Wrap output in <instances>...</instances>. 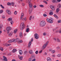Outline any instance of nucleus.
Listing matches in <instances>:
<instances>
[{"label": "nucleus", "instance_id": "obj_16", "mask_svg": "<svg viewBox=\"0 0 61 61\" xmlns=\"http://www.w3.org/2000/svg\"><path fill=\"white\" fill-rule=\"evenodd\" d=\"M31 41H29V43L28 44V46L29 47H30L31 46Z\"/></svg>", "mask_w": 61, "mask_h": 61}, {"label": "nucleus", "instance_id": "obj_12", "mask_svg": "<svg viewBox=\"0 0 61 61\" xmlns=\"http://www.w3.org/2000/svg\"><path fill=\"white\" fill-rule=\"evenodd\" d=\"M12 34H13V32H10L9 34V36H11Z\"/></svg>", "mask_w": 61, "mask_h": 61}, {"label": "nucleus", "instance_id": "obj_3", "mask_svg": "<svg viewBox=\"0 0 61 61\" xmlns=\"http://www.w3.org/2000/svg\"><path fill=\"white\" fill-rule=\"evenodd\" d=\"M11 29H12V28L10 27H8L6 28V30L7 31V34H8L9 33V31Z\"/></svg>", "mask_w": 61, "mask_h": 61}, {"label": "nucleus", "instance_id": "obj_17", "mask_svg": "<svg viewBox=\"0 0 61 61\" xmlns=\"http://www.w3.org/2000/svg\"><path fill=\"white\" fill-rule=\"evenodd\" d=\"M17 50L16 49H13V50L12 51V52L13 53H15L16 52Z\"/></svg>", "mask_w": 61, "mask_h": 61}, {"label": "nucleus", "instance_id": "obj_36", "mask_svg": "<svg viewBox=\"0 0 61 61\" xmlns=\"http://www.w3.org/2000/svg\"><path fill=\"white\" fill-rule=\"evenodd\" d=\"M16 39V42H19V41L20 40L19 39Z\"/></svg>", "mask_w": 61, "mask_h": 61}, {"label": "nucleus", "instance_id": "obj_39", "mask_svg": "<svg viewBox=\"0 0 61 61\" xmlns=\"http://www.w3.org/2000/svg\"><path fill=\"white\" fill-rule=\"evenodd\" d=\"M10 23L11 25H12V24H13L14 23V22L13 21H12V20H11L10 21Z\"/></svg>", "mask_w": 61, "mask_h": 61}, {"label": "nucleus", "instance_id": "obj_29", "mask_svg": "<svg viewBox=\"0 0 61 61\" xmlns=\"http://www.w3.org/2000/svg\"><path fill=\"white\" fill-rule=\"evenodd\" d=\"M43 35L44 36H46V33L44 32L43 33Z\"/></svg>", "mask_w": 61, "mask_h": 61}, {"label": "nucleus", "instance_id": "obj_22", "mask_svg": "<svg viewBox=\"0 0 61 61\" xmlns=\"http://www.w3.org/2000/svg\"><path fill=\"white\" fill-rule=\"evenodd\" d=\"M17 29H16L15 30H14V33L15 34H16V32H17Z\"/></svg>", "mask_w": 61, "mask_h": 61}, {"label": "nucleus", "instance_id": "obj_24", "mask_svg": "<svg viewBox=\"0 0 61 61\" xmlns=\"http://www.w3.org/2000/svg\"><path fill=\"white\" fill-rule=\"evenodd\" d=\"M22 20H23V21H26V18H22Z\"/></svg>", "mask_w": 61, "mask_h": 61}, {"label": "nucleus", "instance_id": "obj_18", "mask_svg": "<svg viewBox=\"0 0 61 61\" xmlns=\"http://www.w3.org/2000/svg\"><path fill=\"white\" fill-rule=\"evenodd\" d=\"M19 53H20V55H22V53H23L22 51L21 50L19 51Z\"/></svg>", "mask_w": 61, "mask_h": 61}, {"label": "nucleus", "instance_id": "obj_35", "mask_svg": "<svg viewBox=\"0 0 61 61\" xmlns=\"http://www.w3.org/2000/svg\"><path fill=\"white\" fill-rule=\"evenodd\" d=\"M0 49L2 51H3V48H2V47H0Z\"/></svg>", "mask_w": 61, "mask_h": 61}, {"label": "nucleus", "instance_id": "obj_40", "mask_svg": "<svg viewBox=\"0 0 61 61\" xmlns=\"http://www.w3.org/2000/svg\"><path fill=\"white\" fill-rule=\"evenodd\" d=\"M56 1L55 0H53L52 1V2L53 3H56Z\"/></svg>", "mask_w": 61, "mask_h": 61}, {"label": "nucleus", "instance_id": "obj_21", "mask_svg": "<svg viewBox=\"0 0 61 61\" xmlns=\"http://www.w3.org/2000/svg\"><path fill=\"white\" fill-rule=\"evenodd\" d=\"M61 5H60V4H59L58 5L57 8H60L61 7Z\"/></svg>", "mask_w": 61, "mask_h": 61}, {"label": "nucleus", "instance_id": "obj_25", "mask_svg": "<svg viewBox=\"0 0 61 61\" xmlns=\"http://www.w3.org/2000/svg\"><path fill=\"white\" fill-rule=\"evenodd\" d=\"M3 27V25H0V30H1V29Z\"/></svg>", "mask_w": 61, "mask_h": 61}, {"label": "nucleus", "instance_id": "obj_38", "mask_svg": "<svg viewBox=\"0 0 61 61\" xmlns=\"http://www.w3.org/2000/svg\"><path fill=\"white\" fill-rule=\"evenodd\" d=\"M14 13L15 15H16V14H17V11H15Z\"/></svg>", "mask_w": 61, "mask_h": 61}, {"label": "nucleus", "instance_id": "obj_37", "mask_svg": "<svg viewBox=\"0 0 61 61\" xmlns=\"http://www.w3.org/2000/svg\"><path fill=\"white\" fill-rule=\"evenodd\" d=\"M57 56H58V57H61V54H58Z\"/></svg>", "mask_w": 61, "mask_h": 61}, {"label": "nucleus", "instance_id": "obj_46", "mask_svg": "<svg viewBox=\"0 0 61 61\" xmlns=\"http://www.w3.org/2000/svg\"><path fill=\"white\" fill-rule=\"evenodd\" d=\"M39 5L41 7H44V6L42 5Z\"/></svg>", "mask_w": 61, "mask_h": 61}, {"label": "nucleus", "instance_id": "obj_14", "mask_svg": "<svg viewBox=\"0 0 61 61\" xmlns=\"http://www.w3.org/2000/svg\"><path fill=\"white\" fill-rule=\"evenodd\" d=\"M29 53L30 54H31V55H32V54H33V53L32 50H30L29 51Z\"/></svg>", "mask_w": 61, "mask_h": 61}, {"label": "nucleus", "instance_id": "obj_62", "mask_svg": "<svg viewBox=\"0 0 61 61\" xmlns=\"http://www.w3.org/2000/svg\"><path fill=\"white\" fill-rule=\"evenodd\" d=\"M33 7L34 8H35L36 7V6H33Z\"/></svg>", "mask_w": 61, "mask_h": 61}, {"label": "nucleus", "instance_id": "obj_48", "mask_svg": "<svg viewBox=\"0 0 61 61\" xmlns=\"http://www.w3.org/2000/svg\"><path fill=\"white\" fill-rule=\"evenodd\" d=\"M55 52V51L54 50H53L52 51V53H54Z\"/></svg>", "mask_w": 61, "mask_h": 61}, {"label": "nucleus", "instance_id": "obj_33", "mask_svg": "<svg viewBox=\"0 0 61 61\" xmlns=\"http://www.w3.org/2000/svg\"><path fill=\"white\" fill-rule=\"evenodd\" d=\"M12 20V18H9L8 19V21H11V20Z\"/></svg>", "mask_w": 61, "mask_h": 61}, {"label": "nucleus", "instance_id": "obj_64", "mask_svg": "<svg viewBox=\"0 0 61 61\" xmlns=\"http://www.w3.org/2000/svg\"><path fill=\"white\" fill-rule=\"evenodd\" d=\"M31 42H33V39H32L31 40Z\"/></svg>", "mask_w": 61, "mask_h": 61}, {"label": "nucleus", "instance_id": "obj_28", "mask_svg": "<svg viewBox=\"0 0 61 61\" xmlns=\"http://www.w3.org/2000/svg\"><path fill=\"white\" fill-rule=\"evenodd\" d=\"M32 58H34L35 57V56L34 55H33L31 56Z\"/></svg>", "mask_w": 61, "mask_h": 61}, {"label": "nucleus", "instance_id": "obj_52", "mask_svg": "<svg viewBox=\"0 0 61 61\" xmlns=\"http://www.w3.org/2000/svg\"><path fill=\"white\" fill-rule=\"evenodd\" d=\"M49 43V41H47L46 43L45 44H46V45H48V43Z\"/></svg>", "mask_w": 61, "mask_h": 61}, {"label": "nucleus", "instance_id": "obj_47", "mask_svg": "<svg viewBox=\"0 0 61 61\" xmlns=\"http://www.w3.org/2000/svg\"><path fill=\"white\" fill-rule=\"evenodd\" d=\"M32 16H31L29 18V20H31V19H32Z\"/></svg>", "mask_w": 61, "mask_h": 61}, {"label": "nucleus", "instance_id": "obj_31", "mask_svg": "<svg viewBox=\"0 0 61 61\" xmlns=\"http://www.w3.org/2000/svg\"><path fill=\"white\" fill-rule=\"evenodd\" d=\"M50 15H52L53 14V13L52 12H50L49 13Z\"/></svg>", "mask_w": 61, "mask_h": 61}, {"label": "nucleus", "instance_id": "obj_45", "mask_svg": "<svg viewBox=\"0 0 61 61\" xmlns=\"http://www.w3.org/2000/svg\"><path fill=\"white\" fill-rule=\"evenodd\" d=\"M21 16H22V17H23L24 16V13H21Z\"/></svg>", "mask_w": 61, "mask_h": 61}, {"label": "nucleus", "instance_id": "obj_20", "mask_svg": "<svg viewBox=\"0 0 61 61\" xmlns=\"http://www.w3.org/2000/svg\"><path fill=\"white\" fill-rule=\"evenodd\" d=\"M30 31V29L29 28H27L26 29V32H28L29 31Z\"/></svg>", "mask_w": 61, "mask_h": 61}, {"label": "nucleus", "instance_id": "obj_5", "mask_svg": "<svg viewBox=\"0 0 61 61\" xmlns=\"http://www.w3.org/2000/svg\"><path fill=\"white\" fill-rule=\"evenodd\" d=\"M27 1L28 2H29L28 4L30 7H33V4L32 3L30 2L31 1V0H28Z\"/></svg>", "mask_w": 61, "mask_h": 61}, {"label": "nucleus", "instance_id": "obj_54", "mask_svg": "<svg viewBox=\"0 0 61 61\" xmlns=\"http://www.w3.org/2000/svg\"><path fill=\"white\" fill-rule=\"evenodd\" d=\"M57 41L58 42H60V41H59V39H57Z\"/></svg>", "mask_w": 61, "mask_h": 61}, {"label": "nucleus", "instance_id": "obj_55", "mask_svg": "<svg viewBox=\"0 0 61 61\" xmlns=\"http://www.w3.org/2000/svg\"><path fill=\"white\" fill-rule=\"evenodd\" d=\"M29 61H32V59L31 58H29Z\"/></svg>", "mask_w": 61, "mask_h": 61}, {"label": "nucleus", "instance_id": "obj_51", "mask_svg": "<svg viewBox=\"0 0 61 61\" xmlns=\"http://www.w3.org/2000/svg\"><path fill=\"white\" fill-rule=\"evenodd\" d=\"M8 43H12V42L11 41V40H10L8 41Z\"/></svg>", "mask_w": 61, "mask_h": 61}, {"label": "nucleus", "instance_id": "obj_1", "mask_svg": "<svg viewBox=\"0 0 61 61\" xmlns=\"http://www.w3.org/2000/svg\"><path fill=\"white\" fill-rule=\"evenodd\" d=\"M46 25V22L44 21H41L40 23V26H45Z\"/></svg>", "mask_w": 61, "mask_h": 61}, {"label": "nucleus", "instance_id": "obj_50", "mask_svg": "<svg viewBox=\"0 0 61 61\" xmlns=\"http://www.w3.org/2000/svg\"><path fill=\"white\" fill-rule=\"evenodd\" d=\"M43 16H44V17H46V16L47 15H46V14H44L43 15Z\"/></svg>", "mask_w": 61, "mask_h": 61}, {"label": "nucleus", "instance_id": "obj_57", "mask_svg": "<svg viewBox=\"0 0 61 61\" xmlns=\"http://www.w3.org/2000/svg\"><path fill=\"white\" fill-rule=\"evenodd\" d=\"M7 45H8V44H7V43H6L5 44V46H8Z\"/></svg>", "mask_w": 61, "mask_h": 61}, {"label": "nucleus", "instance_id": "obj_63", "mask_svg": "<svg viewBox=\"0 0 61 61\" xmlns=\"http://www.w3.org/2000/svg\"><path fill=\"white\" fill-rule=\"evenodd\" d=\"M10 45H11V44H8V45H7V46H10Z\"/></svg>", "mask_w": 61, "mask_h": 61}, {"label": "nucleus", "instance_id": "obj_15", "mask_svg": "<svg viewBox=\"0 0 61 61\" xmlns=\"http://www.w3.org/2000/svg\"><path fill=\"white\" fill-rule=\"evenodd\" d=\"M47 61H51V58L48 57L47 58Z\"/></svg>", "mask_w": 61, "mask_h": 61}, {"label": "nucleus", "instance_id": "obj_60", "mask_svg": "<svg viewBox=\"0 0 61 61\" xmlns=\"http://www.w3.org/2000/svg\"><path fill=\"white\" fill-rule=\"evenodd\" d=\"M42 50H41V51L40 52H39V53H42Z\"/></svg>", "mask_w": 61, "mask_h": 61}, {"label": "nucleus", "instance_id": "obj_53", "mask_svg": "<svg viewBox=\"0 0 61 61\" xmlns=\"http://www.w3.org/2000/svg\"><path fill=\"white\" fill-rule=\"evenodd\" d=\"M58 23H61V20H60L58 21Z\"/></svg>", "mask_w": 61, "mask_h": 61}, {"label": "nucleus", "instance_id": "obj_6", "mask_svg": "<svg viewBox=\"0 0 61 61\" xmlns=\"http://www.w3.org/2000/svg\"><path fill=\"white\" fill-rule=\"evenodd\" d=\"M6 12L8 15H10L11 14V11H10V10H6Z\"/></svg>", "mask_w": 61, "mask_h": 61}, {"label": "nucleus", "instance_id": "obj_49", "mask_svg": "<svg viewBox=\"0 0 61 61\" xmlns=\"http://www.w3.org/2000/svg\"><path fill=\"white\" fill-rule=\"evenodd\" d=\"M56 48L58 50H59L60 49V48L59 47H57Z\"/></svg>", "mask_w": 61, "mask_h": 61}, {"label": "nucleus", "instance_id": "obj_43", "mask_svg": "<svg viewBox=\"0 0 61 61\" xmlns=\"http://www.w3.org/2000/svg\"><path fill=\"white\" fill-rule=\"evenodd\" d=\"M36 54H37L38 53V51H37L35 52Z\"/></svg>", "mask_w": 61, "mask_h": 61}, {"label": "nucleus", "instance_id": "obj_19", "mask_svg": "<svg viewBox=\"0 0 61 61\" xmlns=\"http://www.w3.org/2000/svg\"><path fill=\"white\" fill-rule=\"evenodd\" d=\"M20 36L21 37H22L23 36V34L21 32L20 33Z\"/></svg>", "mask_w": 61, "mask_h": 61}, {"label": "nucleus", "instance_id": "obj_44", "mask_svg": "<svg viewBox=\"0 0 61 61\" xmlns=\"http://www.w3.org/2000/svg\"><path fill=\"white\" fill-rule=\"evenodd\" d=\"M43 2H44V3H45L46 4H47V2H46V1H44Z\"/></svg>", "mask_w": 61, "mask_h": 61}, {"label": "nucleus", "instance_id": "obj_7", "mask_svg": "<svg viewBox=\"0 0 61 61\" xmlns=\"http://www.w3.org/2000/svg\"><path fill=\"white\" fill-rule=\"evenodd\" d=\"M7 5H12V6H14V2H11L10 3L9 2L7 3Z\"/></svg>", "mask_w": 61, "mask_h": 61}, {"label": "nucleus", "instance_id": "obj_9", "mask_svg": "<svg viewBox=\"0 0 61 61\" xmlns=\"http://www.w3.org/2000/svg\"><path fill=\"white\" fill-rule=\"evenodd\" d=\"M32 8L31 7H30L29 9V14H30L31 13V12H32Z\"/></svg>", "mask_w": 61, "mask_h": 61}, {"label": "nucleus", "instance_id": "obj_23", "mask_svg": "<svg viewBox=\"0 0 61 61\" xmlns=\"http://www.w3.org/2000/svg\"><path fill=\"white\" fill-rule=\"evenodd\" d=\"M20 59V60H22V58H23V56H19L18 57Z\"/></svg>", "mask_w": 61, "mask_h": 61}, {"label": "nucleus", "instance_id": "obj_13", "mask_svg": "<svg viewBox=\"0 0 61 61\" xmlns=\"http://www.w3.org/2000/svg\"><path fill=\"white\" fill-rule=\"evenodd\" d=\"M46 44H45L44 45H43L42 48H43V49H45L46 47Z\"/></svg>", "mask_w": 61, "mask_h": 61}, {"label": "nucleus", "instance_id": "obj_42", "mask_svg": "<svg viewBox=\"0 0 61 61\" xmlns=\"http://www.w3.org/2000/svg\"><path fill=\"white\" fill-rule=\"evenodd\" d=\"M0 6H1V8H4V6H3V5H0Z\"/></svg>", "mask_w": 61, "mask_h": 61}, {"label": "nucleus", "instance_id": "obj_4", "mask_svg": "<svg viewBox=\"0 0 61 61\" xmlns=\"http://www.w3.org/2000/svg\"><path fill=\"white\" fill-rule=\"evenodd\" d=\"M47 21L49 23L51 24L53 23V19L51 18H51H50V19H49L47 18Z\"/></svg>", "mask_w": 61, "mask_h": 61}, {"label": "nucleus", "instance_id": "obj_32", "mask_svg": "<svg viewBox=\"0 0 61 61\" xmlns=\"http://www.w3.org/2000/svg\"><path fill=\"white\" fill-rule=\"evenodd\" d=\"M22 42V41L21 40H19V41L17 42L18 43H21Z\"/></svg>", "mask_w": 61, "mask_h": 61}, {"label": "nucleus", "instance_id": "obj_41", "mask_svg": "<svg viewBox=\"0 0 61 61\" xmlns=\"http://www.w3.org/2000/svg\"><path fill=\"white\" fill-rule=\"evenodd\" d=\"M27 51H25L24 53L25 54H27Z\"/></svg>", "mask_w": 61, "mask_h": 61}, {"label": "nucleus", "instance_id": "obj_11", "mask_svg": "<svg viewBox=\"0 0 61 61\" xmlns=\"http://www.w3.org/2000/svg\"><path fill=\"white\" fill-rule=\"evenodd\" d=\"M50 8L52 9L53 10V11H54L55 10V8H54V6H53L52 5H51L50 6Z\"/></svg>", "mask_w": 61, "mask_h": 61}, {"label": "nucleus", "instance_id": "obj_2", "mask_svg": "<svg viewBox=\"0 0 61 61\" xmlns=\"http://www.w3.org/2000/svg\"><path fill=\"white\" fill-rule=\"evenodd\" d=\"M24 27H25V26L24 23L23 22H22L21 23L20 26V30H22L24 29Z\"/></svg>", "mask_w": 61, "mask_h": 61}, {"label": "nucleus", "instance_id": "obj_58", "mask_svg": "<svg viewBox=\"0 0 61 61\" xmlns=\"http://www.w3.org/2000/svg\"><path fill=\"white\" fill-rule=\"evenodd\" d=\"M36 60L35 59H33L32 61H36Z\"/></svg>", "mask_w": 61, "mask_h": 61}, {"label": "nucleus", "instance_id": "obj_8", "mask_svg": "<svg viewBox=\"0 0 61 61\" xmlns=\"http://www.w3.org/2000/svg\"><path fill=\"white\" fill-rule=\"evenodd\" d=\"M35 38L36 39H38L39 38V35L38 34H35Z\"/></svg>", "mask_w": 61, "mask_h": 61}, {"label": "nucleus", "instance_id": "obj_30", "mask_svg": "<svg viewBox=\"0 0 61 61\" xmlns=\"http://www.w3.org/2000/svg\"><path fill=\"white\" fill-rule=\"evenodd\" d=\"M16 39H13V42L14 43H15L16 42Z\"/></svg>", "mask_w": 61, "mask_h": 61}, {"label": "nucleus", "instance_id": "obj_10", "mask_svg": "<svg viewBox=\"0 0 61 61\" xmlns=\"http://www.w3.org/2000/svg\"><path fill=\"white\" fill-rule=\"evenodd\" d=\"M3 57L4 58V59H2V60L3 61H7V58H6V57H5V56H3Z\"/></svg>", "mask_w": 61, "mask_h": 61}, {"label": "nucleus", "instance_id": "obj_59", "mask_svg": "<svg viewBox=\"0 0 61 61\" xmlns=\"http://www.w3.org/2000/svg\"><path fill=\"white\" fill-rule=\"evenodd\" d=\"M2 18H5V15H3L2 16Z\"/></svg>", "mask_w": 61, "mask_h": 61}, {"label": "nucleus", "instance_id": "obj_61", "mask_svg": "<svg viewBox=\"0 0 61 61\" xmlns=\"http://www.w3.org/2000/svg\"><path fill=\"white\" fill-rule=\"evenodd\" d=\"M22 5L23 6H25V4H24V3H22Z\"/></svg>", "mask_w": 61, "mask_h": 61}, {"label": "nucleus", "instance_id": "obj_26", "mask_svg": "<svg viewBox=\"0 0 61 61\" xmlns=\"http://www.w3.org/2000/svg\"><path fill=\"white\" fill-rule=\"evenodd\" d=\"M3 12H4V11H3V10H0V14L1 13H3Z\"/></svg>", "mask_w": 61, "mask_h": 61}, {"label": "nucleus", "instance_id": "obj_56", "mask_svg": "<svg viewBox=\"0 0 61 61\" xmlns=\"http://www.w3.org/2000/svg\"><path fill=\"white\" fill-rule=\"evenodd\" d=\"M11 40V42H13L14 41V39H12V40Z\"/></svg>", "mask_w": 61, "mask_h": 61}, {"label": "nucleus", "instance_id": "obj_27", "mask_svg": "<svg viewBox=\"0 0 61 61\" xmlns=\"http://www.w3.org/2000/svg\"><path fill=\"white\" fill-rule=\"evenodd\" d=\"M59 8H57V9L56 10V12L57 13H58V12H59Z\"/></svg>", "mask_w": 61, "mask_h": 61}, {"label": "nucleus", "instance_id": "obj_34", "mask_svg": "<svg viewBox=\"0 0 61 61\" xmlns=\"http://www.w3.org/2000/svg\"><path fill=\"white\" fill-rule=\"evenodd\" d=\"M54 16H55V17H56L57 19H58V17H57V16H56V15H54Z\"/></svg>", "mask_w": 61, "mask_h": 61}]
</instances>
